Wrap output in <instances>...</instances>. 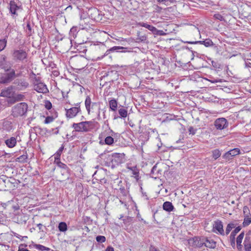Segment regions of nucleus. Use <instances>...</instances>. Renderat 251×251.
Segmentation results:
<instances>
[{"mask_svg": "<svg viewBox=\"0 0 251 251\" xmlns=\"http://www.w3.org/2000/svg\"><path fill=\"white\" fill-rule=\"evenodd\" d=\"M85 106L88 114L94 112L98 108L100 109V102H92L89 96H87L85 100Z\"/></svg>", "mask_w": 251, "mask_h": 251, "instance_id": "obj_3", "label": "nucleus"}, {"mask_svg": "<svg viewBox=\"0 0 251 251\" xmlns=\"http://www.w3.org/2000/svg\"><path fill=\"white\" fill-rule=\"evenodd\" d=\"M14 87L18 90H24L29 86L28 82L24 78L16 79L14 82Z\"/></svg>", "mask_w": 251, "mask_h": 251, "instance_id": "obj_7", "label": "nucleus"}, {"mask_svg": "<svg viewBox=\"0 0 251 251\" xmlns=\"http://www.w3.org/2000/svg\"><path fill=\"white\" fill-rule=\"evenodd\" d=\"M6 73L2 74L0 78L1 83H7L11 82L15 77V72L13 69H7Z\"/></svg>", "mask_w": 251, "mask_h": 251, "instance_id": "obj_4", "label": "nucleus"}, {"mask_svg": "<svg viewBox=\"0 0 251 251\" xmlns=\"http://www.w3.org/2000/svg\"><path fill=\"white\" fill-rule=\"evenodd\" d=\"M59 230L61 232H65L67 230V225L66 223L62 222L58 225Z\"/></svg>", "mask_w": 251, "mask_h": 251, "instance_id": "obj_32", "label": "nucleus"}, {"mask_svg": "<svg viewBox=\"0 0 251 251\" xmlns=\"http://www.w3.org/2000/svg\"><path fill=\"white\" fill-rule=\"evenodd\" d=\"M45 106L47 109L50 110L52 107V104L50 101L47 100L45 102Z\"/></svg>", "mask_w": 251, "mask_h": 251, "instance_id": "obj_50", "label": "nucleus"}, {"mask_svg": "<svg viewBox=\"0 0 251 251\" xmlns=\"http://www.w3.org/2000/svg\"><path fill=\"white\" fill-rule=\"evenodd\" d=\"M6 45V40L5 39L0 40V51L2 50Z\"/></svg>", "mask_w": 251, "mask_h": 251, "instance_id": "obj_40", "label": "nucleus"}, {"mask_svg": "<svg viewBox=\"0 0 251 251\" xmlns=\"http://www.w3.org/2000/svg\"><path fill=\"white\" fill-rule=\"evenodd\" d=\"M37 226L39 227V229L40 231H43V225L41 224H38L37 225Z\"/></svg>", "mask_w": 251, "mask_h": 251, "instance_id": "obj_55", "label": "nucleus"}, {"mask_svg": "<svg viewBox=\"0 0 251 251\" xmlns=\"http://www.w3.org/2000/svg\"><path fill=\"white\" fill-rule=\"evenodd\" d=\"M251 223V215L246 214L244 216V220L243 222V226L246 227L248 226Z\"/></svg>", "mask_w": 251, "mask_h": 251, "instance_id": "obj_27", "label": "nucleus"}, {"mask_svg": "<svg viewBox=\"0 0 251 251\" xmlns=\"http://www.w3.org/2000/svg\"><path fill=\"white\" fill-rule=\"evenodd\" d=\"M10 11L12 14L17 15L16 11L18 10L20 7L17 5L14 1H11L10 2Z\"/></svg>", "mask_w": 251, "mask_h": 251, "instance_id": "obj_22", "label": "nucleus"}, {"mask_svg": "<svg viewBox=\"0 0 251 251\" xmlns=\"http://www.w3.org/2000/svg\"><path fill=\"white\" fill-rule=\"evenodd\" d=\"M188 244L194 248L200 249L203 246L204 239L199 237H195L188 240Z\"/></svg>", "mask_w": 251, "mask_h": 251, "instance_id": "obj_5", "label": "nucleus"}, {"mask_svg": "<svg viewBox=\"0 0 251 251\" xmlns=\"http://www.w3.org/2000/svg\"><path fill=\"white\" fill-rule=\"evenodd\" d=\"M34 89L38 93H46L49 92L47 86L43 82L35 83Z\"/></svg>", "mask_w": 251, "mask_h": 251, "instance_id": "obj_13", "label": "nucleus"}, {"mask_svg": "<svg viewBox=\"0 0 251 251\" xmlns=\"http://www.w3.org/2000/svg\"><path fill=\"white\" fill-rule=\"evenodd\" d=\"M221 152L218 149L214 150L212 151V157L215 160L221 156Z\"/></svg>", "mask_w": 251, "mask_h": 251, "instance_id": "obj_34", "label": "nucleus"}, {"mask_svg": "<svg viewBox=\"0 0 251 251\" xmlns=\"http://www.w3.org/2000/svg\"><path fill=\"white\" fill-rule=\"evenodd\" d=\"M27 154H23L19 157L17 159L18 161L21 163H25L27 162Z\"/></svg>", "mask_w": 251, "mask_h": 251, "instance_id": "obj_37", "label": "nucleus"}, {"mask_svg": "<svg viewBox=\"0 0 251 251\" xmlns=\"http://www.w3.org/2000/svg\"><path fill=\"white\" fill-rule=\"evenodd\" d=\"M89 15L92 19L98 21L100 19L99 11L97 8H91L89 10Z\"/></svg>", "mask_w": 251, "mask_h": 251, "instance_id": "obj_16", "label": "nucleus"}, {"mask_svg": "<svg viewBox=\"0 0 251 251\" xmlns=\"http://www.w3.org/2000/svg\"><path fill=\"white\" fill-rule=\"evenodd\" d=\"M18 251H29L26 249L19 247Z\"/></svg>", "mask_w": 251, "mask_h": 251, "instance_id": "obj_57", "label": "nucleus"}, {"mask_svg": "<svg viewBox=\"0 0 251 251\" xmlns=\"http://www.w3.org/2000/svg\"><path fill=\"white\" fill-rule=\"evenodd\" d=\"M2 138L0 139V145L3 142V140H2Z\"/></svg>", "mask_w": 251, "mask_h": 251, "instance_id": "obj_60", "label": "nucleus"}, {"mask_svg": "<svg viewBox=\"0 0 251 251\" xmlns=\"http://www.w3.org/2000/svg\"><path fill=\"white\" fill-rule=\"evenodd\" d=\"M98 116V117H100V111H99Z\"/></svg>", "mask_w": 251, "mask_h": 251, "instance_id": "obj_63", "label": "nucleus"}, {"mask_svg": "<svg viewBox=\"0 0 251 251\" xmlns=\"http://www.w3.org/2000/svg\"><path fill=\"white\" fill-rule=\"evenodd\" d=\"M241 230V227L240 226H238L235 228V229L230 234V238H232L234 239V237L236 234L238 233Z\"/></svg>", "mask_w": 251, "mask_h": 251, "instance_id": "obj_38", "label": "nucleus"}, {"mask_svg": "<svg viewBox=\"0 0 251 251\" xmlns=\"http://www.w3.org/2000/svg\"><path fill=\"white\" fill-rule=\"evenodd\" d=\"M188 130H189V133L191 134L192 135H194L196 133V131H197V129L196 128H194L192 126H190Z\"/></svg>", "mask_w": 251, "mask_h": 251, "instance_id": "obj_52", "label": "nucleus"}, {"mask_svg": "<svg viewBox=\"0 0 251 251\" xmlns=\"http://www.w3.org/2000/svg\"><path fill=\"white\" fill-rule=\"evenodd\" d=\"M105 237L103 236H98L96 237V240L98 242L103 243L105 241Z\"/></svg>", "mask_w": 251, "mask_h": 251, "instance_id": "obj_44", "label": "nucleus"}, {"mask_svg": "<svg viewBox=\"0 0 251 251\" xmlns=\"http://www.w3.org/2000/svg\"><path fill=\"white\" fill-rule=\"evenodd\" d=\"M33 246L36 249L41 251H49L50 250L49 248L40 244H35Z\"/></svg>", "mask_w": 251, "mask_h": 251, "instance_id": "obj_33", "label": "nucleus"}, {"mask_svg": "<svg viewBox=\"0 0 251 251\" xmlns=\"http://www.w3.org/2000/svg\"><path fill=\"white\" fill-rule=\"evenodd\" d=\"M111 161L114 165L120 164L124 161V155L120 153H114L112 156Z\"/></svg>", "mask_w": 251, "mask_h": 251, "instance_id": "obj_12", "label": "nucleus"}, {"mask_svg": "<svg viewBox=\"0 0 251 251\" xmlns=\"http://www.w3.org/2000/svg\"><path fill=\"white\" fill-rule=\"evenodd\" d=\"M123 49H121L119 50V52H131V48H125L123 47H121Z\"/></svg>", "mask_w": 251, "mask_h": 251, "instance_id": "obj_48", "label": "nucleus"}, {"mask_svg": "<svg viewBox=\"0 0 251 251\" xmlns=\"http://www.w3.org/2000/svg\"><path fill=\"white\" fill-rule=\"evenodd\" d=\"M54 120V118L51 116H48L46 118L44 123L46 124H48L51 123Z\"/></svg>", "mask_w": 251, "mask_h": 251, "instance_id": "obj_46", "label": "nucleus"}, {"mask_svg": "<svg viewBox=\"0 0 251 251\" xmlns=\"http://www.w3.org/2000/svg\"><path fill=\"white\" fill-rule=\"evenodd\" d=\"M228 122L224 118L217 119L214 122V126L217 129L222 130L228 126Z\"/></svg>", "mask_w": 251, "mask_h": 251, "instance_id": "obj_9", "label": "nucleus"}, {"mask_svg": "<svg viewBox=\"0 0 251 251\" xmlns=\"http://www.w3.org/2000/svg\"><path fill=\"white\" fill-rule=\"evenodd\" d=\"M28 105L25 102H21L12 107V115L14 117L25 115L27 111Z\"/></svg>", "mask_w": 251, "mask_h": 251, "instance_id": "obj_2", "label": "nucleus"}, {"mask_svg": "<svg viewBox=\"0 0 251 251\" xmlns=\"http://www.w3.org/2000/svg\"><path fill=\"white\" fill-rule=\"evenodd\" d=\"M127 169L131 171L132 176L136 179V181H138L140 178V177L139 176V170L136 167H128Z\"/></svg>", "mask_w": 251, "mask_h": 251, "instance_id": "obj_20", "label": "nucleus"}, {"mask_svg": "<svg viewBox=\"0 0 251 251\" xmlns=\"http://www.w3.org/2000/svg\"><path fill=\"white\" fill-rule=\"evenodd\" d=\"M246 66H247V67H251V63H250V62H249V63H246Z\"/></svg>", "mask_w": 251, "mask_h": 251, "instance_id": "obj_58", "label": "nucleus"}, {"mask_svg": "<svg viewBox=\"0 0 251 251\" xmlns=\"http://www.w3.org/2000/svg\"><path fill=\"white\" fill-rule=\"evenodd\" d=\"M6 146L9 148H12L17 144V138L15 137H8L7 135H5L2 139Z\"/></svg>", "mask_w": 251, "mask_h": 251, "instance_id": "obj_10", "label": "nucleus"}, {"mask_svg": "<svg viewBox=\"0 0 251 251\" xmlns=\"http://www.w3.org/2000/svg\"><path fill=\"white\" fill-rule=\"evenodd\" d=\"M149 251H159V250L154 246H151L150 247Z\"/></svg>", "mask_w": 251, "mask_h": 251, "instance_id": "obj_54", "label": "nucleus"}, {"mask_svg": "<svg viewBox=\"0 0 251 251\" xmlns=\"http://www.w3.org/2000/svg\"><path fill=\"white\" fill-rule=\"evenodd\" d=\"M13 220L15 222L19 224H25L28 220V217L26 215L24 214H20L16 215L14 218Z\"/></svg>", "mask_w": 251, "mask_h": 251, "instance_id": "obj_14", "label": "nucleus"}, {"mask_svg": "<svg viewBox=\"0 0 251 251\" xmlns=\"http://www.w3.org/2000/svg\"><path fill=\"white\" fill-rule=\"evenodd\" d=\"M139 25L141 26L144 27L148 29L149 30H150L153 32H155L157 30V29L155 27H154L152 25H150L148 24L147 23H140Z\"/></svg>", "mask_w": 251, "mask_h": 251, "instance_id": "obj_26", "label": "nucleus"}, {"mask_svg": "<svg viewBox=\"0 0 251 251\" xmlns=\"http://www.w3.org/2000/svg\"><path fill=\"white\" fill-rule=\"evenodd\" d=\"M107 126L108 128L109 129H110V127H109L108 124H107Z\"/></svg>", "mask_w": 251, "mask_h": 251, "instance_id": "obj_62", "label": "nucleus"}, {"mask_svg": "<svg viewBox=\"0 0 251 251\" xmlns=\"http://www.w3.org/2000/svg\"><path fill=\"white\" fill-rule=\"evenodd\" d=\"M13 57L16 61H23L27 58V54L23 50H14Z\"/></svg>", "mask_w": 251, "mask_h": 251, "instance_id": "obj_8", "label": "nucleus"}, {"mask_svg": "<svg viewBox=\"0 0 251 251\" xmlns=\"http://www.w3.org/2000/svg\"><path fill=\"white\" fill-rule=\"evenodd\" d=\"M244 236V232H242L238 236V237L237 238L236 243H237V248L238 249H241V248H242L241 243L242 242V240L243 239Z\"/></svg>", "mask_w": 251, "mask_h": 251, "instance_id": "obj_28", "label": "nucleus"}, {"mask_svg": "<svg viewBox=\"0 0 251 251\" xmlns=\"http://www.w3.org/2000/svg\"><path fill=\"white\" fill-rule=\"evenodd\" d=\"M115 134V132L112 130L110 129L109 133L110 136L106 137L104 141L105 144L108 145H111L114 143V139L112 136H113V135Z\"/></svg>", "mask_w": 251, "mask_h": 251, "instance_id": "obj_23", "label": "nucleus"}, {"mask_svg": "<svg viewBox=\"0 0 251 251\" xmlns=\"http://www.w3.org/2000/svg\"><path fill=\"white\" fill-rule=\"evenodd\" d=\"M240 150L238 148H234L226 152L224 155L223 158L230 160L232 157L235 156L240 153Z\"/></svg>", "mask_w": 251, "mask_h": 251, "instance_id": "obj_15", "label": "nucleus"}, {"mask_svg": "<svg viewBox=\"0 0 251 251\" xmlns=\"http://www.w3.org/2000/svg\"><path fill=\"white\" fill-rule=\"evenodd\" d=\"M156 1L159 3L168 5L169 3H173L175 1V0H156Z\"/></svg>", "mask_w": 251, "mask_h": 251, "instance_id": "obj_39", "label": "nucleus"}, {"mask_svg": "<svg viewBox=\"0 0 251 251\" xmlns=\"http://www.w3.org/2000/svg\"><path fill=\"white\" fill-rule=\"evenodd\" d=\"M235 226V225L233 223H229L227 225L226 229V235L228 234L231 229L234 228Z\"/></svg>", "mask_w": 251, "mask_h": 251, "instance_id": "obj_35", "label": "nucleus"}, {"mask_svg": "<svg viewBox=\"0 0 251 251\" xmlns=\"http://www.w3.org/2000/svg\"><path fill=\"white\" fill-rule=\"evenodd\" d=\"M103 118H104V119H105V118L104 112H103Z\"/></svg>", "mask_w": 251, "mask_h": 251, "instance_id": "obj_61", "label": "nucleus"}, {"mask_svg": "<svg viewBox=\"0 0 251 251\" xmlns=\"http://www.w3.org/2000/svg\"><path fill=\"white\" fill-rule=\"evenodd\" d=\"M213 17L216 19V20H218L220 21H224V17L220 14L219 13H216V14H215L213 16Z\"/></svg>", "mask_w": 251, "mask_h": 251, "instance_id": "obj_41", "label": "nucleus"}, {"mask_svg": "<svg viewBox=\"0 0 251 251\" xmlns=\"http://www.w3.org/2000/svg\"><path fill=\"white\" fill-rule=\"evenodd\" d=\"M188 43L191 44H202L204 45L205 47H210L213 45V42L212 40L210 39H206L203 41H194V42H187Z\"/></svg>", "mask_w": 251, "mask_h": 251, "instance_id": "obj_18", "label": "nucleus"}, {"mask_svg": "<svg viewBox=\"0 0 251 251\" xmlns=\"http://www.w3.org/2000/svg\"><path fill=\"white\" fill-rule=\"evenodd\" d=\"M109 107L111 110L115 111L117 108V102L115 99L109 101Z\"/></svg>", "mask_w": 251, "mask_h": 251, "instance_id": "obj_30", "label": "nucleus"}, {"mask_svg": "<svg viewBox=\"0 0 251 251\" xmlns=\"http://www.w3.org/2000/svg\"><path fill=\"white\" fill-rule=\"evenodd\" d=\"M75 29L71 28L69 33L70 40L72 41V38H75L76 37V34L75 33Z\"/></svg>", "mask_w": 251, "mask_h": 251, "instance_id": "obj_43", "label": "nucleus"}, {"mask_svg": "<svg viewBox=\"0 0 251 251\" xmlns=\"http://www.w3.org/2000/svg\"><path fill=\"white\" fill-rule=\"evenodd\" d=\"M34 75V79H33V84L35 85V83H38V82H40V78L38 76H37L35 74H33Z\"/></svg>", "mask_w": 251, "mask_h": 251, "instance_id": "obj_51", "label": "nucleus"}, {"mask_svg": "<svg viewBox=\"0 0 251 251\" xmlns=\"http://www.w3.org/2000/svg\"><path fill=\"white\" fill-rule=\"evenodd\" d=\"M155 171H157V166L156 165H154L151 169V175H152L151 177L156 178L157 176H154V174Z\"/></svg>", "mask_w": 251, "mask_h": 251, "instance_id": "obj_49", "label": "nucleus"}, {"mask_svg": "<svg viewBox=\"0 0 251 251\" xmlns=\"http://www.w3.org/2000/svg\"><path fill=\"white\" fill-rule=\"evenodd\" d=\"M231 245H235V241L234 239L232 238V241H231Z\"/></svg>", "mask_w": 251, "mask_h": 251, "instance_id": "obj_59", "label": "nucleus"}, {"mask_svg": "<svg viewBox=\"0 0 251 251\" xmlns=\"http://www.w3.org/2000/svg\"><path fill=\"white\" fill-rule=\"evenodd\" d=\"M117 118H118V117H117L115 116L114 119H117Z\"/></svg>", "mask_w": 251, "mask_h": 251, "instance_id": "obj_64", "label": "nucleus"}, {"mask_svg": "<svg viewBox=\"0 0 251 251\" xmlns=\"http://www.w3.org/2000/svg\"><path fill=\"white\" fill-rule=\"evenodd\" d=\"M64 149V146L62 145V146L58 149L57 152L54 154V162L60 160V158L61 154L62 152V151Z\"/></svg>", "mask_w": 251, "mask_h": 251, "instance_id": "obj_29", "label": "nucleus"}, {"mask_svg": "<svg viewBox=\"0 0 251 251\" xmlns=\"http://www.w3.org/2000/svg\"><path fill=\"white\" fill-rule=\"evenodd\" d=\"M105 251H114V249L112 247H108L106 249Z\"/></svg>", "mask_w": 251, "mask_h": 251, "instance_id": "obj_56", "label": "nucleus"}, {"mask_svg": "<svg viewBox=\"0 0 251 251\" xmlns=\"http://www.w3.org/2000/svg\"><path fill=\"white\" fill-rule=\"evenodd\" d=\"M13 95L12 89L11 87H8L3 89L0 93V96L4 97L10 98Z\"/></svg>", "mask_w": 251, "mask_h": 251, "instance_id": "obj_21", "label": "nucleus"}, {"mask_svg": "<svg viewBox=\"0 0 251 251\" xmlns=\"http://www.w3.org/2000/svg\"><path fill=\"white\" fill-rule=\"evenodd\" d=\"M54 162L56 163L58 165V166L61 168L64 169L65 170L68 168L67 165L66 164L61 162L60 161V160Z\"/></svg>", "mask_w": 251, "mask_h": 251, "instance_id": "obj_45", "label": "nucleus"}, {"mask_svg": "<svg viewBox=\"0 0 251 251\" xmlns=\"http://www.w3.org/2000/svg\"><path fill=\"white\" fill-rule=\"evenodd\" d=\"M163 208L167 212H171L174 210V207L172 202L170 201H166L163 204Z\"/></svg>", "mask_w": 251, "mask_h": 251, "instance_id": "obj_24", "label": "nucleus"}, {"mask_svg": "<svg viewBox=\"0 0 251 251\" xmlns=\"http://www.w3.org/2000/svg\"><path fill=\"white\" fill-rule=\"evenodd\" d=\"M99 123L94 121H83L78 123H73L72 127L75 131L78 132H88L97 128Z\"/></svg>", "mask_w": 251, "mask_h": 251, "instance_id": "obj_1", "label": "nucleus"}, {"mask_svg": "<svg viewBox=\"0 0 251 251\" xmlns=\"http://www.w3.org/2000/svg\"><path fill=\"white\" fill-rule=\"evenodd\" d=\"M243 212H244V214L245 215H246V214H249V215H251L250 212V210L247 206L244 207Z\"/></svg>", "mask_w": 251, "mask_h": 251, "instance_id": "obj_53", "label": "nucleus"}, {"mask_svg": "<svg viewBox=\"0 0 251 251\" xmlns=\"http://www.w3.org/2000/svg\"><path fill=\"white\" fill-rule=\"evenodd\" d=\"M118 112L120 115L119 118H125L127 117V111L126 109L124 108H119Z\"/></svg>", "mask_w": 251, "mask_h": 251, "instance_id": "obj_31", "label": "nucleus"}, {"mask_svg": "<svg viewBox=\"0 0 251 251\" xmlns=\"http://www.w3.org/2000/svg\"><path fill=\"white\" fill-rule=\"evenodd\" d=\"M244 243L245 251H251V245L250 244H249L247 243V242L246 241V238L245 239Z\"/></svg>", "mask_w": 251, "mask_h": 251, "instance_id": "obj_42", "label": "nucleus"}, {"mask_svg": "<svg viewBox=\"0 0 251 251\" xmlns=\"http://www.w3.org/2000/svg\"><path fill=\"white\" fill-rule=\"evenodd\" d=\"M213 231L222 235L225 234L223 225L221 221L217 220L214 221L213 225Z\"/></svg>", "mask_w": 251, "mask_h": 251, "instance_id": "obj_11", "label": "nucleus"}, {"mask_svg": "<svg viewBox=\"0 0 251 251\" xmlns=\"http://www.w3.org/2000/svg\"><path fill=\"white\" fill-rule=\"evenodd\" d=\"M204 246L210 249H214L216 247V242L212 239H204Z\"/></svg>", "mask_w": 251, "mask_h": 251, "instance_id": "obj_19", "label": "nucleus"}, {"mask_svg": "<svg viewBox=\"0 0 251 251\" xmlns=\"http://www.w3.org/2000/svg\"><path fill=\"white\" fill-rule=\"evenodd\" d=\"M26 31L27 33L30 35L32 33V29L29 23H28L26 25Z\"/></svg>", "mask_w": 251, "mask_h": 251, "instance_id": "obj_47", "label": "nucleus"}, {"mask_svg": "<svg viewBox=\"0 0 251 251\" xmlns=\"http://www.w3.org/2000/svg\"><path fill=\"white\" fill-rule=\"evenodd\" d=\"M13 99H14L15 101H21L24 100L25 99V96L21 94H19L15 95Z\"/></svg>", "mask_w": 251, "mask_h": 251, "instance_id": "obj_36", "label": "nucleus"}, {"mask_svg": "<svg viewBox=\"0 0 251 251\" xmlns=\"http://www.w3.org/2000/svg\"><path fill=\"white\" fill-rule=\"evenodd\" d=\"M123 49L120 46H114L107 50L104 53V56H107L111 52H119V50Z\"/></svg>", "mask_w": 251, "mask_h": 251, "instance_id": "obj_25", "label": "nucleus"}, {"mask_svg": "<svg viewBox=\"0 0 251 251\" xmlns=\"http://www.w3.org/2000/svg\"><path fill=\"white\" fill-rule=\"evenodd\" d=\"M73 59L75 62L77 63L76 67L77 69L81 70L84 68L85 64H81V63L85 62L86 60L84 58L81 56H75Z\"/></svg>", "mask_w": 251, "mask_h": 251, "instance_id": "obj_17", "label": "nucleus"}, {"mask_svg": "<svg viewBox=\"0 0 251 251\" xmlns=\"http://www.w3.org/2000/svg\"><path fill=\"white\" fill-rule=\"evenodd\" d=\"M66 116L67 118L72 119L76 116V115L81 113V109L79 103H77L75 104V106L69 109H65Z\"/></svg>", "mask_w": 251, "mask_h": 251, "instance_id": "obj_6", "label": "nucleus"}]
</instances>
